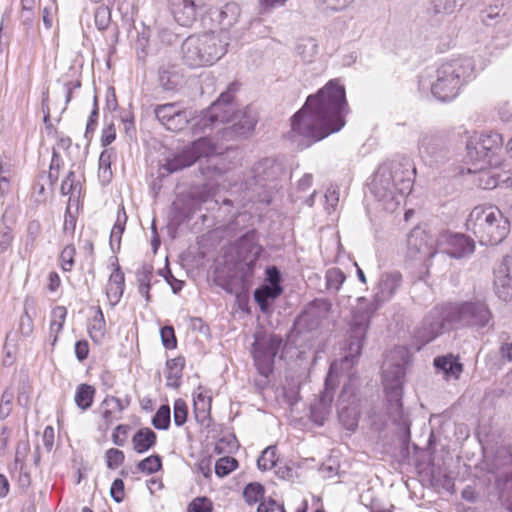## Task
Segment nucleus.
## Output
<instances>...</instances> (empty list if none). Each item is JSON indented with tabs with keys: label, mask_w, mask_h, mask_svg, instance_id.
<instances>
[{
	"label": "nucleus",
	"mask_w": 512,
	"mask_h": 512,
	"mask_svg": "<svg viewBox=\"0 0 512 512\" xmlns=\"http://www.w3.org/2000/svg\"><path fill=\"white\" fill-rule=\"evenodd\" d=\"M349 111L345 88L330 80L317 93L309 95L304 105L291 117L287 139L299 150L309 148L346 124Z\"/></svg>",
	"instance_id": "1"
},
{
	"label": "nucleus",
	"mask_w": 512,
	"mask_h": 512,
	"mask_svg": "<svg viewBox=\"0 0 512 512\" xmlns=\"http://www.w3.org/2000/svg\"><path fill=\"white\" fill-rule=\"evenodd\" d=\"M411 355L403 346L394 347L386 356L382 366V379L386 392V412L389 419L403 430L402 441H410V421L405 414L402 403L403 384L406 368Z\"/></svg>",
	"instance_id": "2"
},
{
	"label": "nucleus",
	"mask_w": 512,
	"mask_h": 512,
	"mask_svg": "<svg viewBox=\"0 0 512 512\" xmlns=\"http://www.w3.org/2000/svg\"><path fill=\"white\" fill-rule=\"evenodd\" d=\"M466 228L481 245L494 246L506 239L510 232V222L498 207L479 205L470 212Z\"/></svg>",
	"instance_id": "3"
},
{
	"label": "nucleus",
	"mask_w": 512,
	"mask_h": 512,
	"mask_svg": "<svg viewBox=\"0 0 512 512\" xmlns=\"http://www.w3.org/2000/svg\"><path fill=\"white\" fill-rule=\"evenodd\" d=\"M381 306L374 298L371 301H368L365 297L357 299L348 338L344 346V355L340 360L341 370H350L358 362L370 326V320Z\"/></svg>",
	"instance_id": "4"
},
{
	"label": "nucleus",
	"mask_w": 512,
	"mask_h": 512,
	"mask_svg": "<svg viewBox=\"0 0 512 512\" xmlns=\"http://www.w3.org/2000/svg\"><path fill=\"white\" fill-rule=\"evenodd\" d=\"M283 174L284 167L277 159L266 157L257 161L245 179V187L250 193L251 200L270 204L280 187L279 181Z\"/></svg>",
	"instance_id": "5"
},
{
	"label": "nucleus",
	"mask_w": 512,
	"mask_h": 512,
	"mask_svg": "<svg viewBox=\"0 0 512 512\" xmlns=\"http://www.w3.org/2000/svg\"><path fill=\"white\" fill-rule=\"evenodd\" d=\"M228 43L214 32L192 34L181 45V58L190 68L213 65L227 52Z\"/></svg>",
	"instance_id": "6"
},
{
	"label": "nucleus",
	"mask_w": 512,
	"mask_h": 512,
	"mask_svg": "<svg viewBox=\"0 0 512 512\" xmlns=\"http://www.w3.org/2000/svg\"><path fill=\"white\" fill-rule=\"evenodd\" d=\"M473 71L474 62L469 57H459L442 63L436 70V80L431 86L433 96L443 102L455 99Z\"/></svg>",
	"instance_id": "7"
},
{
	"label": "nucleus",
	"mask_w": 512,
	"mask_h": 512,
	"mask_svg": "<svg viewBox=\"0 0 512 512\" xmlns=\"http://www.w3.org/2000/svg\"><path fill=\"white\" fill-rule=\"evenodd\" d=\"M445 319L451 325L480 331L494 326V315L484 299L473 298L449 304Z\"/></svg>",
	"instance_id": "8"
},
{
	"label": "nucleus",
	"mask_w": 512,
	"mask_h": 512,
	"mask_svg": "<svg viewBox=\"0 0 512 512\" xmlns=\"http://www.w3.org/2000/svg\"><path fill=\"white\" fill-rule=\"evenodd\" d=\"M216 152L213 142L206 136L200 137L190 144L184 146L181 150L172 152L165 158L160 170L167 174L179 172L185 168L191 167L198 160L209 157Z\"/></svg>",
	"instance_id": "9"
},
{
	"label": "nucleus",
	"mask_w": 512,
	"mask_h": 512,
	"mask_svg": "<svg viewBox=\"0 0 512 512\" xmlns=\"http://www.w3.org/2000/svg\"><path fill=\"white\" fill-rule=\"evenodd\" d=\"M263 251L258 243V233L251 229L243 234L235 243L236 271L244 285L249 284L255 273L257 261Z\"/></svg>",
	"instance_id": "10"
},
{
	"label": "nucleus",
	"mask_w": 512,
	"mask_h": 512,
	"mask_svg": "<svg viewBox=\"0 0 512 512\" xmlns=\"http://www.w3.org/2000/svg\"><path fill=\"white\" fill-rule=\"evenodd\" d=\"M232 101L233 95L229 90L221 93L208 109L202 111L200 116L192 119L193 133H205L208 129L215 128L219 123L224 124L232 121L233 117L237 116Z\"/></svg>",
	"instance_id": "11"
},
{
	"label": "nucleus",
	"mask_w": 512,
	"mask_h": 512,
	"mask_svg": "<svg viewBox=\"0 0 512 512\" xmlns=\"http://www.w3.org/2000/svg\"><path fill=\"white\" fill-rule=\"evenodd\" d=\"M283 346V338L265 331L256 332L252 345V355L258 372L265 377L273 373L275 358Z\"/></svg>",
	"instance_id": "12"
},
{
	"label": "nucleus",
	"mask_w": 512,
	"mask_h": 512,
	"mask_svg": "<svg viewBox=\"0 0 512 512\" xmlns=\"http://www.w3.org/2000/svg\"><path fill=\"white\" fill-rule=\"evenodd\" d=\"M359 387V379L352 375L349 376L336 403L339 422L346 430L352 432L357 429L360 417Z\"/></svg>",
	"instance_id": "13"
},
{
	"label": "nucleus",
	"mask_w": 512,
	"mask_h": 512,
	"mask_svg": "<svg viewBox=\"0 0 512 512\" xmlns=\"http://www.w3.org/2000/svg\"><path fill=\"white\" fill-rule=\"evenodd\" d=\"M418 150L421 158L430 167L448 161L452 156L451 143L443 132H423L418 138Z\"/></svg>",
	"instance_id": "14"
},
{
	"label": "nucleus",
	"mask_w": 512,
	"mask_h": 512,
	"mask_svg": "<svg viewBox=\"0 0 512 512\" xmlns=\"http://www.w3.org/2000/svg\"><path fill=\"white\" fill-rule=\"evenodd\" d=\"M331 309V303L326 299H314L308 303L296 317L289 331L290 335L305 337L307 334H317L322 320Z\"/></svg>",
	"instance_id": "15"
},
{
	"label": "nucleus",
	"mask_w": 512,
	"mask_h": 512,
	"mask_svg": "<svg viewBox=\"0 0 512 512\" xmlns=\"http://www.w3.org/2000/svg\"><path fill=\"white\" fill-rule=\"evenodd\" d=\"M336 363H333L330 367L329 373L327 374L324 382V389L320 393L319 398L310 407V418L318 426H322L328 419L336 388L339 385L337 376L333 375V369Z\"/></svg>",
	"instance_id": "16"
},
{
	"label": "nucleus",
	"mask_w": 512,
	"mask_h": 512,
	"mask_svg": "<svg viewBox=\"0 0 512 512\" xmlns=\"http://www.w3.org/2000/svg\"><path fill=\"white\" fill-rule=\"evenodd\" d=\"M489 471L495 474V483L500 489L501 507L507 512H512V456L507 455L502 458L500 466H498L496 460Z\"/></svg>",
	"instance_id": "17"
},
{
	"label": "nucleus",
	"mask_w": 512,
	"mask_h": 512,
	"mask_svg": "<svg viewBox=\"0 0 512 512\" xmlns=\"http://www.w3.org/2000/svg\"><path fill=\"white\" fill-rule=\"evenodd\" d=\"M386 165L392 174L399 195H408L412 190L416 173L413 161L409 157L403 156L399 160H393Z\"/></svg>",
	"instance_id": "18"
},
{
	"label": "nucleus",
	"mask_w": 512,
	"mask_h": 512,
	"mask_svg": "<svg viewBox=\"0 0 512 512\" xmlns=\"http://www.w3.org/2000/svg\"><path fill=\"white\" fill-rule=\"evenodd\" d=\"M445 323H448L445 314L441 315L438 311H430L416 327L414 337L420 345H426L442 334Z\"/></svg>",
	"instance_id": "19"
},
{
	"label": "nucleus",
	"mask_w": 512,
	"mask_h": 512,
	"mask_svg": "<svg viewBox=\"0 0 512 512\" xmlns=\"http://www.w3.org/2000/svg\"><path fill=\"white\" fill-rule=\"evenodd\" d=\"M174 20L183 27H191L200 16L203 0H168Z\"/></svg>",
	"instance_id": "20"
},
{
	"label": "nucleus",
	"mask_w": 512,
	"mask_h": 512,
	"mask_svg": "<svg viewBox=\"0 0 512 512\" xmlns=\"http://www.w3.org/2000/svg\"><path fill=\"white\" fill-rule=\"evenodd\" d=\"M467 158L471 162L475 171H484L490 167H496L501 163L500 156L492 155L487 148L482 145L476 136L469 138L466 144Z\"/></svg>",
	"instance_id": "21"
},
{
	"label": "nucleus",
	"mask_w": 512,
	"mask_h": 512,
	"mask_svg": "<svg viewBox=\"0 0 512 512\" xmlns=\"http://www.w3.org/2000/svg\"><path fill=\"white\" fill-rule=\"evenodd\" d=\"M434 255L431 237L421 228H414L407 237V256L414 260H426Z\"/></svg>",
	"instance_id": "22"
},
{
	"label": "nucleus",
	"mask_w": 512,
	"mask_h": 512,
	"mask_svg": "<svg viewBox=\"0 0 512 512\" xmlns=\"http://www.w3.org/2000/svg\"><path fill=\"white\" fill-rule=\"evenodd\" d=\"M445 238V252L452 258L460 259L471 255L475 250V242L462 233H448Z\"/></svg>",
	"instance_id": "23"
},
{
	"label": "nucleus",
	"mask_w": 512,
	"mask_h": 512,
	"mask_svg": "<svg viewBox=\"0 0 512 512\" xmlns=\"http://www.w3.org/2000/svg\"><path fill=\"white\" fill-rule=\"evenodd\" d=\"M402 283V275L398 271L383 273L378 281L374 300L383 305L396 293Z\"/></svg>",
	"instance_id": "24"
},
{
	"label": "nucleus",
	"mask_w": 512,
	"mask_h": 512,
	"mask_svg": "<svg viewBox=\"0 0 512 512\" xmlns=\"http://www.w3.org/2000/svg\"><path fill=\"white\" fill-rule=\"evenodd\" d=\"M158 84L168 92H176L183 85V74L175 64H162L158 69Z\"/></svg>",
	"instance_id": "25"
},
{
	"label": "nucleus",
	"mask_w": 512,
	"mask_h": 512,
	"mask_svg": "<svg viewBox=\"0 0 512 512\" xmlns=\"http://www.w3.org/2000/svg\"><path fill=\"white\" fill-rule=\"evenodd\" d=\"M374 192L381 198L394 199L399 194L397 186L392 179V174L386 164L381 165L375 175Z\"/></svg>",
	"instance_id": "26"
},
{
	"label": "nucleus",
	"mask_w": 512,
	"mask_h": 512,
	"mask_svg": "<svg viewBox=\"0 0 512 512\" xmlns=\"http://www.w3.org/2000/svg\"><path fill=\"white\" fill-rule=\"evenodd\" d=\"M283 293V287L261 285L254 291V300L263 313L270 311L274 301Z\"/></svg>",
	"instance_id": "27"
},
{
	"label": "nucleus",
	"mask_w": 512,
	"mask_h": 512,
	"mask_svg": "<svg viewBox=\"0 0 512 512\" xmlns=\"http://www.w3.org/2000/svg\"><path fill=\"white\" fill-rule=\"evenodd\" d=\"M241 13V8L236 2H228L216 12L214 19L221 30H229L238 21Z\"/></svg>",
	"instance_id": "28"
},
{
	"label": "nucleus",
	"mask_w": 512,
	"mask_h": 512,
	"mask_svg": "<svg viewBox=\"0 0 512 512\" xmlns=\"http://www.w3.org/2000/svg\"><path fill=\"white\" fill-rule=\"evenodd\" d=\"M153 273L154 267L149 263H143L135 272L138 292L147 303L152 301L150 289L152 287Z\"/></svg>",
	"instance_id": "29"
},
{
	"label": "nucleus",
	"mask_w": 512,
	"mask_h": 512,
	"mask_svg": "<svg viewBox=\"0 0 512 512\" xmlns=\"http://www.w3.org/2000/svg\"><path fill=\"white\" fill-rule=\"evenodd\" d=\"M157 434L148 427L140 428L132 437L133 450L143 454L155 446Z\"/></svg>",
	"instance_id": "30"
},
{
	"label": "nucleus",
	"mask_w": 512,
	"mask_h": 512,
	"mask_svg": "<svg viewBox=\"0 0 512 512\" xmlns=\"http://www.w3.org/2000/svg\"><path fill=\"white\" fill-rule=\"evenodd\" d=\"M235 114L238 116L233 117V120L229 123H232L233 130L236 134L246 135L254 130L257 120L248 108L244 111L235 110Z\"/></svg>",
	"instance_id": "31"
},
{
	"label": "nucleus",
	"mask_w": 512,
	"mask_h": 512,
	"mask_svg": "<svg viewBox=\"0 0 512 512\" xmlns=\"http://www.w3.org/2000/svg\"><path fill=\"white\" fill-rule=\"evenodd\" d=\"M434 366L437 370L443 371L446 376H451L455 379H458L463 371V364L452 354L436 357L434 359Z\"/></svg>",
	"instance_id": "32"
},
{
	"label": "nucleus",
	"mask_w": 512,
	"mask_h": 512,
	"mask_svg": "<svg viewBox=\"0 0 512 512\" xmlns=\"http://www.w3.org/2000/svg\"><path fill=\"white\" fill-rule=\"evenodd\" d=\"M166 366L168 374L166 376V385L172 388H178L181 384L182 372L185 367V358L178 356L167 360Z\"/></svg>",
	"instance_id": "33"
},
{
	"label": "nucleus",
	"mask_w": 512,
	"mask_h": 512,
	"mask_svg": "<svg viewBox=\"0 0 512 512\" xmlns=\"http://www.w3.org/2000/svg\"><path fill=\"white\" fill-rule=\"evenodd\" d=\"M95 394L96 389L92 385L86 383L79 384L76 387L74 396L76 406L82 411L88 410L94 402Z\"/></svg>",
	"instance_id": "34"
},
{
	"label": "nucleus",
	"mask_w": 512,
	"mask_h": 512,
	"mask_svg": "<svg viewBox=\"0 0 512 512\" xmlns=\"http://www.w3.org/2000/svg\"><path fill=\"white\" fill-rule=\"evenodd\" d=\"M127 215L124 206L118 209L116 222L110 234V247L113 252H118L121 245V237L125 231Z\"/></svg>",
	"instance_id": "35"
},
{
	"label": "nucleus",
	"mask_w": 512,
	"mask_h": 512,
	"mask_svg": "<svg viewBox=\"0 0 512 512\" xmlns=\"http://www.w3.org/2000/svg\"><path fill=\"white\" fill-rule=\"evenodd\" d=\"M36 301L33 297H26L24 301V311L19 321V331L22 336L29 337L34 330L33 318L29 311L34 310Z\"/></svg>",
	"instance_id": "36"
},
{
	"label": "nucleus",
	"mask_w": 512,
	"mask_h": 512,
	"mask_svg": "<svg viewBox=\"0 0 512 512\" xmlns=\"http://www.w3.org/2000/svg\"><path fill=\"white\" fill-rule=\"evenodd\" d=\"M478 141L487 148L492 155L500 156L503 147L502 135L497 132L475 134Z\"/></svg>",
	"instance_id": "37"
},
{
	"label": "nucleus",
	"mask_w": 512,
	"mask_h": 512,
	"mask_svg": "<svg viewBox=\"0 0 512 512\" xmlns=\"http://www.w3.org/2000/svg\"><path fill=\"white\" fill-rule=\"evenodd\" d=\"M113 150L105 149L101 152L98 161V177L102 184H108L112 180V161Z\"/></svg>",
	"instance_id": "38"
},
{
	"label": "nucleus",
	"mask_w": 512,
	"mask_h": 512,
	"mask_svg": "<svg viewBox=\"0 0 512 512\" xmlns=\"http://www.w3.org/2000/svg\"><path fill=\"white\" fill-rule=\"evenodd\" d=\"M42 226L38 220H31L27 224L26 234L24 239L25 252L31 253L36 247L37 239L41 233Z\"/></svg>",
	"instance_id": "39"
},
{
	"label": "nucleus",
	"mask_w": 512,
	"mask_h": 512,
	"mask_svg": "<svg viewBox=\"0 0 512 512\" xmlns=\"http://www.w3.org/2000/svg\"><path fill=\"white\" fill-rule=\"evenodd\" d=\"M465 0H430L432 10L435 14H452L460 9Z\"/></svg>",
	"instance_id": "40"
},
{
	"label": "nucleus",
	"mask_w": 512,
	"mask_h": 512,
	"mask_svg": "<svg viewBox=\"0 0 512 512\" xmlns=\"http://www.w3.org/2000/svg\"><path fill=\"white\" fill-rule=\"evenodd\" d=\"M257 467L266 471L277 467V448L274 445L265 448L257 459Z\"/></svg>",
	"instance_id": "41"
},
{
	"label": "nucleus",
	"mask_w": 512,
	"mask_h": 512,
	"mask_svg": "<svg viewBox=\"0 0 512 512\" xmlns=\"http://www.w3.org/2000/svg\"><path fill=\"white\" fill-rule=\"evenodd\" d=\"M157 430H167L171 423V410L169 405H161L151 421Z\"/></svg>",
	"instance_id": "42"
},
{
	"label": "nucleus",
	"mask_w": 512,
	"mask_h": 512,
	"mask_svg": "<svg viewBox=\"0 0 512 512\" xmlns=\"http://www.w3.org/2000/svg\"><path fill=\"white\" fill-rule=\"evenodd\" d=\"M137 469L147 475L156 473L162 469V458L158 454L150 455L137 464Z\"/></svg>",
	"instance_id": "43"
},
{
	"label": "nucleus",
	"mask_w": 512,
	"mask_h": 512,
	"mask_svg": "<svg viewBox=\"0 0 512 512\" xmlns=\"http://www.w3.org/2000/svg\"><path fill=\"white\" fill-rule=\"evenodd\" d=\"M191 113L187 110L178 109L175 115L165 125L167 130L178 132L183 130L190 121Z\"/></svg>",
	"instance_id": "44"
},
{
	"label": "nucleus",
	"mask_w": 512,
	"mask_h": 512,
	"mask_svg": "<svg viewBox=\"0 0 512 512\" xmlns=\"http://www.w3.org/2000/svg\"><path fill=\"white\" fill-rule=\"evenodd\" d=\"M265 493L264 486L258 482H251L247 484L243 490L244 500L252 505L263 498Z\"/></svg>",
	"instance_id": "45"
},
{
	"label": "nucleus",
	"mask_w": 512,
	"mask_h": 512,
	"mask_svg": "<svg viewBox=\"0 0 512 512\" xmlns=\"http://www.w3.org/2000/svg\"><path fill=\"white\" fill-rule=\"evenodd\" d=\"M66 315L67 309L64 306H56L51 312L52 320L50 323V331L52 333H56L54 341L57 340V334L60 333L63 329Z\"/></svg>",
	"instance_id": "46"
},
{
	"label": "nucleus",
	"mask_w": 512,
	"mask_h": 512,
	"mask_svg": "<svg viewBox=\"0 0 512 512\" xmlns=\"http://www.w3.org/2000/svg\"><path fill=\"white\" fill-rule=\"evenodd\" d=\"M238 467V461L234 457L225 456L218 459L215 463V473L218 477L229 475Z\"/></svg>",
	"instance_id": "47"
},
{
	"label": "nucleus",
	"mask_w": 512,
	"mask_h": 512,
	"mask_svg": "<svg viewBox=\"0 0 512 512\" xmlns=\"http://www.w3.org/2000/svg\"><path fill=\"white\" fill-rule=\"evenodd\" d=\"M345 279L346 276L340 268H330L326 272V284L330 290L338 291Z\"/></svg>",
	"instance_id": "48"
},
{
	"label": "nucleus",
	"mask_w": 512,
	"mask_h": 512,
	"mask_svg": "<svg viewBox=\"0 0 512 512\" xmlns=\"http://www.w3.org/2000/svg\"><path fill=\"white\" fill-rule=\"evenodd\" d=\"M178 110L176 103H166L157 105L154 109V114L159 122L165 126L169 120L175 115Z\"/></svg>",
	"instance_id": "49"
},
{
	"label": "nucleus",
	"mask_w": 512,
	"mask_h": 512,
	"mask_svg": "<svg viewBox=\"0 0 512 512\" xmlns=\"http://www.w3.org/2000/svg\"><path fill=\"white\" fill-rule=\"evenodd\" d=\"M188 417V406L185 400L177 398L173 404V418L176 426L184 425Z\"/></svg>",
	"instance_id": "50"
},
{
	"label": "nucleus",
	"mask_w": 512,
	"mask_h": 512,
	"mask_svg": "<svg viewBox=\"0 0 512 512\" xmlns=\"http://www.w3.org/2000/svg\"><path fill=\"white\" fill-rule=\"evenodd\" d=\"M94 21L98 30L104 31L111 21V11L107 5L99 6L94 13Z\"/></svg>",
	"instance_id": "51"
},
{
	"label": "nucleus",
	"mask_w": 512,
	"mask_h": 512,
	"mask_svg": "<svg viewBox=\"0 0 512 512\" xmlns=\"http://www.w3.org/2000/svg\"><path fill=\"white\" fill-rule=\"evenodd\" d=\"M101 418L102 423L99 425V430L101 431H107L110 426L113 424L114 421L122 419L121 414H117V411L115 410V406L110 407H101Z\"/></svg>",
	"instance_id": "52"
},
{
	"label": "nucleus",
	"mask_w": 512,
	"mask_h": 512,
	"mask_svg": "<svg viewBox=\"0 0 512 512\" xmlns=\"http://www.w3.org/2000/svg\"><path fill=\"white\" fill-rule=\"evenodd\" d=\"M190 199L193 202V206L199 208L203 203L209 201L212 198V194L206 185L194 188L190 194Z\"/></svg>",
	"instance_id": "53"
},
{
	"label": "nucleus",
	"mask_w": 512,
	"mask_h": 512,
	"mask_svg": "<svg viewBox=\"0 0 512 512\" xmlns=\"http://www.w3.org/2000/svg\"><path fill=\"white\" fill-rule=\"evenodd\" d=\"M62 166H63V160H62L60 154L58 153V151L56 150V148H53L52 159H51L50 169H49V173H48V179H49L51 185H54L57 183L58 178H59V172H60V169Z\"/></svg>",
	"instance_id": "54"
},
{
	"label": "nucleus",
	"mask_w": 512,
	"mask_h": 512,
	"mask_svg": "<svg viewBox=\"0 0 512 512\" xmlns=\"http://www.w3.org/2000/svg\"><path fill=\"white\" fill-rule=\"evenodd\" d=\"M76 250L73 244L66 245L60 253L59 259L61 262V267L65 272H69L72 270L74 266V256Z\"/></svg>",
	"instance_id": "55"
},
{
	"label": "nucleus",
	"mask_w": 512,
	"mask_h": 512,
	"mask_svg": "<svg viewBox=\"0 0 512 512\" xmlns=\"http://www.w3.org/2000/svg\"><path fill=\"white\" fill-rule=\"evenodd\" d=\"M130 398L127 396L125 399H120L113 395H107L100 403L101 407H110L112 404L115 406V410L118 414L123 413L130 405Z\"/></svg>",
	"instance_id": "56"
},
{
	"label": "nucleus",
	"mask_w": 512,
	"mask_h": 512,
	"mask_svg": "<svg viewBox=\"0 0 512 512\" xmlns=\"http://www.w3.org/2000/svg\"><path fill=\"white\" fill-rule=\"evenodd\" d=\"M106 465L109 469H116L123 464L125 455L122 450L110 448L105 453Z\"/></svg>",
	"instance_id": "57"
},
{
	"label": "nucleus",
	"mask_w": 512,
	"mask_h": 512,
	"mask_svg": "<svg viewBox=\"0 0 512 512\" xmlns=\"http://www.w3.org/2000/svg\"><path fill=\"white\" fill-rule=\"evenodd\" d=\"M158 274L162 276L165 281L170 285L172 292L177 294L180 292L184 286V281L177 279L171 272L168 264H166L165 268L160 269Z\"/></svg>",
	"instance_id": "58"
},
{
	"label": "nucleus",
	"mask_w": 512,
	"mask_h": 512,
	"mask_svg": "<svg viewBox=\"0 0 512 512\" xmlns=\"http://www.w3.org/2000/svg\"><path fill=\"white\" fill-rule=\"evenodd\" d=\"M14 399V393L11 389L7 388L4 390L0 400V419H6L12 411V401Z\"/></svg>",
	"instance_id": "59"
},
{
	"label": "nucleus",
	"mask_w": 512,
	"mask_h": 512,
	"mask_svg": "<svg viewBox=\"0 0 512 512\" xmlns=\"http://www.w3.org/2000/svg\"><path fill=\"white\" fill-rule=\"evenodd\" d=\"M98 117H99V109H98L97 97H94L93 109L88 118L86 130L84 133V137L88 140V142L91 141L92 134L94 133V131L96 129Z\"/></svg>",
	"instance_id": "60"
},
{
	"label": "nucleus",
	"mask_w": 512,
	"mask_h": 512,
	"mask_svg": "<svg viewBox=\"0 0 512 512\" xmlns=\"http://www.w3.org/2000/svg\"><path fill=\"white\" fill-rule=\"evenodd\" d=\"M187 511L188 512H212L213 511V503L207 497H197L188 505Z\"/></svg>",
	"instance_id": "61"
},
{
	"label": "nucleus",
	"mask_w": 512,
	"mask_h": 512,
	"mask_svg": "<svg viewBox=\"0 0 512 512\" xmlns=\"http://www.w3.org/2000/svg\"><path fill=\"white\" fill-rule=\"evenodd\" d=\"M162 344L166 349H174L177 347V339L172 326H164L160 329Z\"/></svg>",
	"instance_id": "62"
},
{
	"label": "nucleus",
	"mask_w": 512,
	"mask_h": 512,
	"mask_svg": "<svg viewBox=\"0 0 512 512\" xmlns=\"http://www.w3.org/2000/svg\"><path fill=\"white\" fill-rule=\"evenodd\" d=\"M88 333L95 343H100L105 335V323L92 320L88 325Z\"/></svg>",
	"instance_id": "63"
},
{
	"label": "nucleus",
	"mask_w": 512,
	"mask_h": 512,
	"mask_svg": "<svg viewBox=\"0 0 512 512\" xmlns=\"http://www.w3.org/2000/svg\"><path fill=\"white\" fill-rule=\"evenodd\" d=\"M124 482L117 478L112 482L110 487V496L116 503H121L125 497Z\"/></svg>",
	"instance_id": "64"
}]
</instances>
